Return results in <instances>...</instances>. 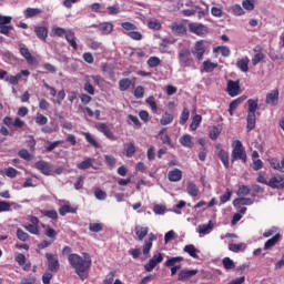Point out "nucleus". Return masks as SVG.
Listing matches in <instances>:
<instances>
[{
	"label": "nucleus",
	"mask_w": 284,
	"mask_h": 284,
	"mask_svg": "<svg viewBox=\"0 0 284 284\" xmlns=\"http://www.w3.org/2000/svg\"><path fill=\"white\" fill-rule=\"evenodd\" d=\"M180 143L183 145V148H192V135L190 134H184L180 138Z\"/></svg>",
	"instance_id": "obj_47"
},
{
	"label": "nucleus",
	"mask_w": 284,
	"mask_h": 284,
	"mask_svg": "<svg viewBox=\"0 0 284 284\" xmlns=\"http://www.w3.org/2000/svg\"><path fill=\"white\" fill-rule=\"evenodd\" d=\"M242 8H244V10H247V12H252V10H254L255 8L254 0H243Z\"/></svg>",
	"instance_id": "obj_61"
},
{
	"label": "nucleus",
	"mask_w": 284,
	"mask_h": 284,
	"mask_svg": "<svg viewBox=\"0 0 284 284\" xmlns=\"http://www.w3.org/2000/svg\"><path fill=\"white\" fill-rule=\"evenodd\" d=\"M215 148H216V150H219L217 156H219L220 161L223 163V165L226 170H230V153L227 151H225L223 149V145H221V144H216Z\"/></svg>",
	"instance_id": "obj_13"
},
{
	"label": "nucleus",
	"mask_w": 284,
	"mask_h": 284,
	"mask_svg": "<svg viewBox=\"0 0 284 284\" xmlns=\"http://www.w3.org/2000/svg\"><path fill=\"white\" fill-rule=\"evenodd\" d=\"M196 274H199V270H182L178 275V281H189V278H192V276H196Z\"/></svg>",
	"instance_id": "obj_20"
},
{
	"label": "nucleus",
	"mask_w": 284,
	"mask_h": 284,
	"mask_svg": "<svg viewBox=\"0 0 284 284\" xmlns=\"http://www.w3.org/2000/svg\"><path fill=\"white\" fill-rule=\"evenodd\" d=\"M202 6H204V7L194 6V9H193V10H195V13L197 12L199 19H203V17H205L210 12V7L207 4L202 2Z\"/></svg>",
	"instance_id": "obj_28"
},
{
	"label": "nucleus",
	"mask_w": 284,
	"mask_h": 284,
	"mask_svg": "<svg viewBox=\"0 0 284 284\" xmlns=\"http://www.w3.org/2000/svg\"><path fill=\"white\" fill-rule=\"evenodd\" d=\"M19 52L21 54V57H23V59H26L27 63H29V65H37V63H39V61H37V58H34V55H32V53H30V49H28V47L23 43L19 44Z\"/></svg>",
	"instance_id": "obj_8"
},
{
	"label": "nucleus",
	"mask_w": 284,
	"mask_h": 284,
	"mask_svg": "<svg viewBox=\"0 0 284 284\" xmlns=\"http://www.w3.org/2000/svg\"><path fill=\"white\" fill-rule=\"evenodd\" d=\"M114 276H116V271H111L106 274L105 278L103 280L104 284H113Z\"/></svg>",
	"instance_id": "obj_64"
},
{
	"label": "nucleus",
	"mask_w": 284,
	"mask_h": 284,
	"mask_svg": "<svg viewBox=\"0 0 284 284\" xmlns=\"http://www.w3.org/2000/svg\"><path fill=\"white\" fill-rule=\"evenodd\" d=\"M222 264H223V267L224 270H234V267H236V264L234 263V260L230 258V257H224L222 260Z\"/></svg>",
	"instance_id": "obj_53"
},
{
	"label": "nucleus",
	"mask_w": 284,
	"mask_h": 284,
	"mask_svg": "<svg viewBox=\"0 0 284 284\" xmlns=\"http://www.w3.org/2000/svg\"><path fill=\"white\" fill-rule=\"evenodd\" d=\"M270 166L273 170H276L277 172H282V168H281V160H278V158H271L268 160Z\"/></svg>",
	"instance_id": "obj_54"
},
{
	"label": "nucleus",
	"mask_w": 284,
	"mask_h": 284,
	"mask_svg": "<svg viewBox=\"0 0 284 284\" xmlns=\"http://www.w3.org/2000/svg\"><path fill=\"white\" fill-rule=\"evenodd\" d=\"M278 89L272 90L266 94L265 103L266 105H272V108H276L278 105V97H280Z\"/></svg>",
	"instance_id": "obj_15"
},
{
	"label": "nucleus",
	"mask_w": 284,
	"mask_h": 284,
	"mask_svg": "<svg viewBox=\"0 0 284 284\" xmlns=\"http://www.w3.org/2000/svg\"><path fill=\"white\" fill-rule=\"evenodd\" d=\"M94 196L95 199H98V201H105L108 199V193H105V191L98 187L94 191Z\"/></svg>",
	"instance_id": "obj_58"
},
{
	"label": "nucleus",
	"mask_w": 284,
	"mask_h": 284,
	"mask_svg": "<svg viewBox=\"0 0 284 284\" xmlns=\"http://www.w3.org/2000/svg\"><path fill=\"white\" fill-rule=\"evenodd\" d=\"M172 121H174V115H172L169 112H165L162 118L160 119V123L161 125H170V123H172Z\"/></svg>",
	"instance_id": "obj_50"
},
{
	"label": "nucleus",
	"mask_w": 284,
	"mask_h": 284,
	"mask_svg": "<svg viewBox=\"0 0 284 284\" xmlns=\"http://www.w3.org/2000/svg\"><path fill=\"white\" fill-rule=\"evenodd\" d=\"M189 30L190 32H193V34H197V37H203V34H207V29L203 24L190 23Z\"/></svg>",
	"instance_id": "obj_19"
},
{
	"label": "nucleus",
	"mask_w": 284,
	"mask_h": 284,
	"mask_svg": "<svg viewBox=\"0 0 284 284\" xmlns=\"http://www.w3.org/2000/svg\"><path fill=\"white\" fill-rule=\"evenodd\" d=\"M42 227H43L44 234L48 236V239H51V241L54 242V239H57V235L59 233L54 229H52L50 225L42 224Z\"/></svg>",
	"instance_id": "obj_39"
},
{
	"label": "nucleus",
	"mask_w": 284,
	"mask_h": 284,
	"mask_svg": "<svg viewBox=\"0 0 284 284\" xmlns=\"http://www.w3.org/2000/svg\"><path fill=\"white\" fill-rule=\"evenodd\" d=\"M82 136L85 138V141L92 145V148L99 149L101 148V144L97 142V139H94V135L89 132H82Z\"/></svg>",
	"instance_id": "obj_36"
},
{
	"label": "nucleus",
	"mask_w": 284,
	"mask_h": 284,
	"mask_svg": "<svg viewBox=\"0 0 284 284\" xmlns=\"http://www.w3.org/2000/svg\"><path fill=\"white\" fill-rule=\"evenodd\" d=\"M132 88V81L129 78H123L119 81V90L120 92H125Z\"/></svg>",
	"instance_id": "obj_38"
},
{
	"label": "nucleus",
	"mask_w": 284,
	"mask_h": 284,
	"mask_svg": "<svg viewBox=\"0 0 284 284\" xmlns=\"http://www.w3.org/2000/svg\"><path fill=\"white\" fill-rule=\"evenodd\" d=\"M29 222L30 223L23 225L24 230H27V232H29V234L39 236V234H41V231L39 229V223H40L39 217L32 215L29 217Z\"/></svg>",
	"instance_id": "obj_6"
},
{
	"label": "nucleus",
	"mask_w": 284,
	"mask_h": 284,
	"mask_svg": "<svg viewBox=\"0 0 284 284\" xmlns=\"http://www.w3.org/2000/svg\"><path fill=\"white\" fill-rule=\"evenodd\" d=\"M283 181H284V175L276 174L268 180L267 186L272 187V190H283L284 187Z\"/></svg>",
	"instance_id": "obj_12"
},
{
	"label": "nucleus",
	"mask_w": 284,
	"mask_h": 284,
	"mask_svg": "<svg viewBox=\"0 0 284 284\" xmlns=\"http://www.w3.org/2000/svg\"><path fill=\"white\" fill-rule=\"evenodd\" d=\"M254 200L251 197H237L233 201L234 207H240V205H252Z\"/></svg>",
	"instance_id": "obj_35"
},
{
	"label": "nucleus",
	"mask_w": 284,
	"mask_h": 284,
	"mask_svg": "<svg viewBox=\"0 0 284 284\" xmlns=\"http://www.w3.org/2000/svg\"><path fill=\"white\" fill-rule=\"evenodd\" d=\"M247 105V114H256V110H258V99H248Z\"/></svg>",
	"instance_id": "obj_32"
},
{
	"label": "nucleus",
	"mask_w": 284,
	"mask_h": 284,
	"mask_svg": "<svg viewBox=\"0 0 284 284\" xmlns=\"http://www.w3.org/2000/svg\"><path fill=\"white\" fill-rule=\"evenodd\" d=\"M186 192L189 194V196H193L196 197L199 196V186L196 185V183H194V181H189L186 184Z\"/></svg>",
	"instance_id": "obj_26"
},
{
	"label": "nucleus",
	"mask_w": 284,
	"mask_h": 284,
	"mask_svg": "<svg viewBox=\"0 0 284 284\" xmlns=\"http://www.w3.org/2000/svg\"><path fill=\"white\" fill-rule=\"evenodd\" d=\"M148 28H150V30H161L163 26L161 24V21L155 19V20L148 21Z\"/></svg>",
	"instance_id": "obj_56"
},
{
	"label": "nucleus",
	"mask_w": 284,
	"mask_h": 284,
	"mask_svg": "<svg viewBox=\"0 0 284 284\" xmlns=\"http://www.w3.org/2000/svg\"><path fill=\"white\" fill-rule=\"evenodd\" d=\"M68 34V30L61 27H53L51 29L52 37H65Z\"/></svg>",
	"instance_id": "obj_48"
},
{
	"label": "nucleus",
	"mask_w": 284,
	"mask_h": 284,
	"mask_svg": "<svg viewBox=\"0 0 284 284\" xmlns=\"http://www.w3.org/2000/svg\"><path fill=\"white\" fill-rule=\"evenodd\" d=\"M231 12L234 14V17H243V14H245V10L243 7H241V4H233L231 7Z\"/></svg>",
	"instance_id": "obj_52"
},
{
	"label": "nucleus",
	"mask_w": 284,
	"mask_h": 284,
	"mask_svg": "<svg viewBox=\"0 0 284 284\" xmlns=\"http://www.w3.org/2000/svg\"><path fill=\"white\" fill-rule=\"evenodd\" d=\"M33 32L39 41H42L43 43L48 41V27L34 26Z\"/></svg>",
	"instance_id": "obj_16"
},
{
	"label": "nucleus",
	"mask_w": 284,
	"mask_h": 284,
	"mask_svg": "<svg viewBox=\"0 0 284 284\" xmlns=\"http://www.w3.org/2000/svg\"><path fill=\"white\" fill-rule=\"evenodd\" d=\"M18 156H20V159H23L24 161H32V154H30V151L26 149H21L18 152Z\"/></svg>",
	"instance_id": "obj_57"
},
{
	"label": "nucleus",
	"mask_w": 284,
	"mask_h": 284,
	"mask_svg": "<svg viewBox=\"0 0 284 284\" xmlns=\"http://www.w3.org/2000/svg\"><path fill=\"white\" fill-rule=\"evenodd\" d=\"M45 258L48 261V270L53 274H57L61 270V264L59 263V257L52 253H45Z\"/></svg>",
	"instance_id": "obj_7"
},
{
	"label": "nucleus",
	"mask_w": 284,
	"mask_h": 284,
	"mask_svg": "<svg viewBox=\"0 0 284 284\" xmlns=\"http://www.w3.org/2000/svg\"><path fill=\"white\" fill-rule=\"evenodd\" d=\"M205 52H207V44L205 40H199L195 42L191 53L197 61H203V57H205Z\"/></svg>",
	"instance_id": "obj_4"
},
{
	"label": "nucleus",
	"mask_w": 284,
	"mask_h": 284,
	"mask_svg": "<svg viewBox=\"0 0 284 284\" xmlns=\"http://www.w3.org/2000/svg\"><path fill=\"white\" fill-rule=\"evenodd\" d=\"M7 83H10V85H19V81H21V75H9L6 78Z\"/></svg>",
	"instance_id": "obj_59"
},
{
	"label": "nucleus",
	"mask_w": 284,
	"mask_h": 284,
	"mask_svg": "<svg viewBox=\"0 0 284 284\" xmlns=\"http://www.w3.org/2000/svg\"><path fill=\"white\" fill-rule=\"evenodd\" d=\"M201 121H203V116L201 114H196L192 119V123L190 124V129L192 131L197 130L199 125H201Z\"/></svg>",
	"instance_id": "obj_51"
},
{
	"label": "nucleus",
	"mask_w": 284,
	"mask_h": 284,
	"mask_svg": "<svg viewBox=\"0 0 284 284\" xmlns=\"http://www.w3.org/2000/svg\"><path fill=\"white\" fill-rule=\"evenodd\" d=\"M235 161H242V163H247V152L243 142L241 140H234L232 142V153H231V163Z\"/></svg>",
	"instance_id": "obj_2"
},
{
	"label": "nucleus",
	"mask_w": 284,
	"mask_h": 284,
	"mask_svg": "<svg viewBox=\"0 0 284 284\" xmlns=\"http://www.w3.org/2000/svg\"><path fill=\"white\" fill-rule=\"evenodd\" d=\"M90 232L99 233L103 232V224L101 223H90L89 224Z\"/></svg>",
	"instance_id": "obj_63"
},
{
	"label": "nucleus",
	"mask_w": 284,
	"mask_h": 284,
	"mask_svg": "<svg viewBox=\"0 0 284 284\" xmlns=\"http://www.w3.org/2000/svg\"><path fill=\"white\" fill-rule=\"evenodd\" d=\"M94 163V159L92 158H87L84 161L79 163L77 165L78 170H90L92 168V164Z\"/></svg>",
	"instance_id": "obj_44"
},
{
	"label": "nucleus",
	"mask_w": 284,
	"mask_h": 284,
	"mask_svg": "<svg viewBox=\"0 0 284 284\" xmlns=\"http://www.w3.org/2000/svg\"><path fill=\"white\" fill-rule=\"evenodd\" d=\"M176 263H183V256L171 257L164 263L165 267H171V276L181 270V264L176 265Z\"/></svg>",
	"instance_id": "obj_9"
},
{
	"label": "nucleus",
	"mask_w": 284,
	"mask_h": 284,
	"mask_svg": "<svg viewBox=\"0 0 284 284\" xmlns=\"http://www.w3.org/2000/svg\"><path fill=\"white\" fill-rule=\"evenodd\" d=\"M112 30H114V24L111 22H102L99 24V31L101 34H111Z\"/></svg>",
	"instance_id": "obj_30"
},
{
	"label": "nucleus",
	"mask_w": 284,
	"mask_h": 284,
	"mask_svg": "<svg viewBox=\"0 0 284 284\" xmlns=\"http://www.w3.org/2000/svg\"><path fill=\"white\" fill-rule=\"evenodd\" d=\"M135 153L136 146H134V142L125 144V156H128V159H132V156H134Z\"/></svg>",
	"instance_id": "obj_46"
},
{
	"label": "nucleus",
	"mask_w": 284,
	"mask_h": 284,
	"mask_svg": "<svg viewBox=\"0 0 284 284\" xmlns=\"http://www.w3.org/2000/svg\"><path fill=\"white\" fill-rule=\"evenodd\" d=\"M213 52L214 53H221L222 57H230V54H232V51L230 50V47H225V45H219L213 48Z\"/></svg>",
	"instance_id": "obj_43"
},
{
	"label": "nucleus",
	"mask_w": 284,
	"mask_h": 284,
	"mask_svg": "<svg viewBox=\"0 0 284 284\" xmlns=\"http://www.w3.org/2000/svg\"><path fill=\"white\" fill-rule=\"evenodd\" d=\"M134 232L138 240L143 241V239H145V236H148V234L150 233V227L136 225Z\"/></svg>",
	"instance_id": "obj_23"
},
{
	"label": "nucleus",
	"mask_w": 284,
	"mask_h": 284,
	"mask_svg": "<svg viewBox=\"0 0 284 284\" xmlns=\"http://www.w3.org/2000/svg\"><path fill=\"white\" fill-rule=\"evenodd\" d=\"M156 235L154 233L149 234V239L144 241V244L142 246V252L144 256H148L150 254V251L152 250V245L154 241H156Z\"/></svg>",
	"instance_id": "obj_18"
},
{
	"label": "nucleus",
	"mask_w": 284,
	"mask_h": 284,
	"mask_svg": "<svg viewBox=\"0 0 284 284\" xmlns=\"http://www.w3.org/2000/svg\"><path fill=\"white\" fill-rule=\"evenodd\" d=\"M219 68V63H214L210 60L203 62V72H214Z\"/></svg>",
	"instance_id": "obj_45"
},
{
	"label": "nucleus",
	"mask_w": 284,
	"mask_h": 284,
	"mask_svg": "<svg viewBox=\"0 0 284 284\" xmlns=\"http://www.w3.org/2000/svg\"><path fill=\"white\" fill-rule=\"evenodd\" d=\"M62 254H69V264L81 281H85V278L90 276V267H92V256H90V254L83 253L81 256L77 253H72V247L70 246H64Z\"/></svg>",
	"instance_id": "obj_1"
},
{
	"label": "nucleus",
	"mask_w": 284,
	"mask_h": 284,
	"mask_svg": "<svg viewBox=\"0 0 284 284\" xmlns=\"http://www.w3.org/2000/svg\"><path fill=\"white\" fill-rule=\"evenodd\" d=\"M236 68L241 70V72H248L250 71V58H242L239 59L236 62Z\"/></svg>",
	"instance_id": "obj_27"
},
{
	"label": "nucleus",
	"mask_w": 284,
	"mask_h": 284,
	"mask_svg": "<svg viewBox=\"0 0 284 284\" xmlns=\"http://www.w3.org/2000/svg\"><path fill=\"white\" fill-rule=\"evenodd\" d=\"M149 68H159L161 65V59L159 57H150L148 60Z\"/></svg>",
	"instance_id": "obj_55"
},
{
	"label": "nucleus",
	"mask_w": 284,
	"mask_h": 284,
	"mask_svg": "<svg viewBox=\"0 0 284 284\" xmlns=\"http://www.w3.org/2000/svg\"><path fill=\"white\" fill-rule=\"evenodd\" d=\"M64 39L73 50H79V44L77 43V36L72 30H68Z\"/></svg>",
	"instance_id": "obj_22"
},
{
	"label": "nucleus",
	"mask_w": 284,
	"mask_h": 284,
	"mask_svg": "<svg viewBox=\"0 0 284 284\" xmlns=\"http://www.w3.org/2000/svg\"><path fill=\"white\" fill-rule=\"evenodd\" d=\"M40 214H42V216H47V219H51L52 221H57L59 219L57 210H41Z\"/></svg>",
	"instance_id": "obj_41"
},
{
	"label": "nucleus",
	"mask_w": 284,
	"mask_h": 284,
	"mask_svg": "<svg viewBox=\"0 0 284 284\" xmlns=\"http://www.w3.org/2000/svg\"><path fill=\"white\" fill-rule=\"evenodd\" d=\"M101 83V77L99 75H85L84 77V92L94 95V85Z\"/></svg>",
	"instance_id": "obj_5"
},
{
	"label": "nucleus",
	"mask_w": 284,
	"mask_h": 284,
	"mask_svg": "<svg viewBox=\"0 0 284 284\" xmlns=\"http://www.w3.org/2000/svg\"><path fill=\"white\" fill-rule=\"evenodd\" d=\"M183 252L189 254L192 258H199V250L193 244H187L184 246Z\"/></svg>",
	"instance_id": "obj_33"
},
{
	"label": "nucleus",
	"mask_w": 284,
	"mask_h": 284,
	"mask_svg": "<svg viewBox=\"0 0 284 284\" xmlns=\"http://www.w3.org/2000/svg\"><path fill=\"white\" fill-rule=\"evenodd\" d=\"M34 121L37 125H47L48 124V118L41 113H37Z\"/></svg>",
	"instance_id": "obj_60"
},
{
	"label": "nucleus",
	"mask_w": 284,
	"mask_h": 284,
	"mask_svg": "<svg viewBox=\"0 0 284 284\" xmlns=\"http://www.w3.org/2000/svg\"><path fill=\"white\" fill-rule=\"evenodd\" d=\"M3 212H12V205L10 202L0 201V214Z\"/></svg>",
	"instance_id": "obj_62"
},
{
	"label": "nucleus",
	"mask_w": 284,
	"mask_h": 284,
	"mask_svg": "<svg viewBox=\"0 0 284 284\" xmlns=\"http://www.w3.org/2000/svg\"><path fill=\"white\" fill-rule=\"evenodd\" d=\"M226 92L231 97H239V94H241V84L239 80L237 81L229 80L226 85Z\"/></svg>",
	"instance_id": "obj_14"
},
{
	"label": "nucleus",
	"mask_w": 284,
	"mask_h": 284,
	"mask_svg": "<svg viewBox=\"0 0 284 284\" xmlns=\"http://www.w3.org/2000/svg\"><path fill=\"white\" fill-rule=\"evenodd\" d=\"M11 22V17L0 16V34H4L6 37L10 34V30H13V27L8 24Z\"/></svg>",
	"instance_id": "obj_11"
},
{
	"label": "nucleus",
	"mask_w": 284,
	"mask_h": 284,
	"mask_svg": "<svg viewBox=\"0 0 284 284\" xmlns=\"http://www.w3.org/2000/svg\"><path fill=\"white\" fill-rule=\"evenodd\" d=\"M34 168L36 170H38V172H40L44 176H50V174H52V164L43 160L36 162Z\"/></svg>",
	"instance_id": "obj_10"
},
{
	"label": "nucleus",
	"mask_w": 284,
	"mask_h": 284,
	"mask_svg": "<svg viewBox=\"0 0 284 284\" xmlns=\"http://www.w3.org/2000/svg\"><path fill=\"white\" fill-rule=\"evenodd\" d=\"M229 250H230V252H234L235 254H239V252H243L244 250H247V244H245V243H239V244L231 243V244H229Z\"/></svg>",
	"instance_id": "obj_37"
},
{
	"label": "nucleus",
	"mask_w": 284,
	"mask_h": 284,
	"mask_svg": "<svg viewBox=\"0 0 284 284\" xmlns=\"http://www.w3.org/2000/svg\"><path fill=\"white\" fill-rule=\"evenodd\" d=\"M168 179L169 181H171V183H178V181H181V179H183V171H181L180 169H174L169 172Z\"/></svg>",
	"instance_id": "obj_24"
},
{
	"label": "nucleus",
	"mask_w": 284,
	"mask_h": 284,
	"mask_svg": "<svg viewBox=\"0 0 284 284\" xmlns=\"http://www.w3.org/2000/svg\"><path fill=\"white\" fill-rule=\"evenodd\" d=\"M95 128H97V130H99V132H102V134H104V136H106V139H110V141H116L114 133L112 132V130H110L108 124L99 123V124H97Z\"/></svg>",
	"instance_id": "obj_17"
},
{
	"label": "nucleus",
	"mask_w": 284,
	"mask_h": 284,
	"mask_svg": "<svg viewBox=\"0 0 284 284\" xmlns=\"http://www.w3.org/2000/svg\"><path fill=\"white\" fill-rule=\"evenodd\" d=\"M214 230V224H212V221H209L207 224H202L199 226V233L200 234H210Z\"/></svg>",
	"instance_id": "obj_42"
},
{
	"label": "nucleus",
	"mask_w": 284,
	"mask_h": 284,
	"mask_svg": "<svg viewBox=\"0 0 284 284\" xmlns=\"http://www.w3.org/2000/svg\"><path fill=\"white\" fill-rule=\"evenodd\" d=\"M41 12H43V11L39 8H27L23 11V14H24L26 19H32L34 17H39V14H41Z\"/></svg>",
	"instance_id": "obj_29"
},
{
	"label": "nucleus",
	"mask_w": 284,
	"mask_h": 284,
	"mask_svg": "<svg viewBox=\"0 0 284 284\" xmlns=\"http://www.w3.org/2000/svg\"><path fill=\"white\" fill-rule=\"evenodd\" d=\"M242 103H243V98H237L230 103L229 105L230 116H234V110H236L239 105H241Z\"/></svg>",
	"instance_id": "obj_40"
},
{
	"label": "nucleus",
	"mask_w": 284,
	"mask_h": 284,
	"mask_svg": "<svg viewBox=\"0 0 284 284\" xmlns=\"http://www.w3.org/2000/svg\"><path fill=\"white\" fill-rule=\"evenodd\" d=\"M16 236L18 241H21L22 243L30 240V234L26 233L22 229H17Z\"/></svg>",
	"instance_id": "obj_49"
},
{
	"label": "nucleus",
	"mask_w": 284,
	"mask_h": 284,
	"mask_svg": "<svg viewBox=\"0 0 284 284\" xmlns=\"http://www.w3.org/2000/svg\"><path fill=\"white\" fill-rule=\"evenodd\" d=\"M178 61L180 68H192L194 65V58H192V51L187 48H183L178 52Z\"/></svg>",
	"instance_id": "obj_3"
},
{
	"label": "nucleus",
	"mask_w": 284,
	"mask_h": 284,
	"mask_svg": "<svg viewBox=\"0 0 284 284\" xmlns=\"http://www.w3.org/2000/svg\"><path fill=\"white\" fill-rule=\"evenodd\" d=\"M77 210H79L78 206L64 204V205L60 206L59 214H60V216H65V214H77Z\"/></svg>",
	"instance_id": "obj_25"
},
{
	"label": "nucleus",
	"mask_w": 284,
	"mask_h": 284,
	"mask_svg": "<svg viewBox=\"0 0 284 284\" xmlns=\"http://www.w3.org/2000/svg\"><path fill=\"white\" fill-rule=\"evenodd\" d=\"M281 241V233H276L273 237L267 240L264 244V250H270L271 247H274L278 242Z\"/></svg>",
	"instance_id": "obj_34"
},
{
	"label": "nucleus",
	"mask_w": 284,
	"mask_h": 284,
	"mask_svg": "<svg viewBox=\"0 0 284 284\" xmlns=\"http://www.w3.org/2000/svg\"><path fill=\"white\" fill-rule=\"evenodd\" d=\"M171 32L176 37H181L187 32V29L185 28L184 23L173 22L171 24Z\"/></svg>",
	"instance_id": "obj_21"
},
{
	"label": "nucleus",
	"mask_w": 284,
	"mask_h": 284,
	"mask_svg": "<svg viewBox=\"0 0 284 284\" xmlns=\"http://www.w3.org/2000/svg\"><path fill=\"white\" fill-rule=\"evenodd\" d=\"M256 128V114H250L247 113L246 116V130L247 132H252Z\"/></svg>",
	"instance_id": "obj_31"
}]
</instances>
